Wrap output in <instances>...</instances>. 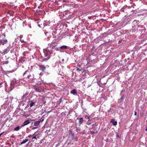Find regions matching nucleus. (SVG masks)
Masks as SVG:
<instances>
[{"mask_svg": "<svg viewBox=\"0 0 147 147\" xmlns=\"http://www.w3.org/2000/svg\"><path fill=\"white\" fill-rule=\"evenodd\" d=\"M57 45L55 41L53 40L50 45V47H47V49L43 50V52L44 54L45 58L43 59V61H46L50 58L49 55L53 53L50 50L51 47L53 49Z\"/></svg>", "mask_w": 147, "mask_h": 147, "instance_id": "nucleus-1", "label": "nucleus"}, {"mask_svg": "<svg viewBox=\"0 0 147 147\" xmlns=\"http://www.w3.org/2000/svg\"><path fill=\"white\" fill-rule=\"evenodd\" d=\"M23 76L25 78L30 80H32L34 79V76L33 74L30 73L28 70H26L23 74Z\"/></svg>", "mask_w": 147, "mask_h": 147, "instance_id": "nucleus-2", "label": "nucleus"}, {"mask_svg": "<svg viewBox=\"0 0 147 147\" xmlns=\"http://www.w3.org/2000/svg\"><path fill=\"white\" fill-rule=\"evenodd\" d=\"M18 81L16 80L15 79H13L11 81L10 83V88L11 90L13 89L14 88L17 86Z\"/></svg>", "mask_w": 147, "mask_h": 147, "instance_id": "nucleus-3", "label": "nucleus"}, {"mask_svg": "<svg viewBox=\"0 0 147 147\" xmlns=\"http://www.w3.org/2000/svg\"><path fill=\"white\" fill-rule=\"evenodd\" d=\"M12 47V46L9 45L8 47L4 49L1 52V54L4 55L7 53L9 51L10 49Z\"/></svg>", "mask_w": 147, "mask_h": 147, "instance_id": "nucleus-4", "label": "nucleus"}, {"mask_svg": "<svg viewBox=\"0 0 147 147\" xmlns=\"http://www.w3.org/2000/svg\"><path fill=\"white\" fill-rule=\"evenodd\" d=\"M124 93L123 90H122L120 92V95L121 96V98L118 100V102L120 103L123 100L124 98Z\"/></svg>", "mask_w": 147, "mask_h": 147, "instance_id": "nucleus-5", "label": "nucleus"}, {"mask_svg": "<svg viewBox=\"0 0 147 147\" xmlns=\"http://www.w3.org/2000/svg\"><path fill=\"white\" fill-rule=\"evenodd\" d=\"M7 42V40L6 39H1L0 40V46L1 45H3Z\"/></svg>", "mask_w": 147, "mask_h": 147, "instance_id": "nucleus-6", "label": "nucleus"}, {"mask_svg": "<svg viewBox=\"0 0 147 147\" xmlns=\"http://www.w3.org/2000/svg\"><path fill=\"white\" fill-rule=\"evenodd\" d=\"M38 66L39 67V69L43 71H45L46 69V67L44 65H38Z\"/></svg>", "mask_w": 147, "mask_h": 147, "instance_id": "nucleus-7", "label": "nucleus"}, {"mask_svg": "<svg viewBox=\"0 0 147 147\" xmlns=\"http://www.w3.org/2000/svg\"><path fill=\"white\" fill-rule=\"evenodd\" d=\"M30 123V122L29 121V120H26L24 122L23 124L22 125L21 127H23L28 124Z\"/></svg>", "mask_w": 147, "mask_h": 147, "instance_id": "nucleus-8", "label": "nucleus"}, {"mask_svg": "<svg viewBox=\"0 0 147 147\" xmlns=\"http://www.w3.org/2000/svg\"><path fill=\"white\" fill-rule=\"evenodd\" d=\"M36 84L38 85H41L42 84H43L45 85V84L44 83L43 80H41L40 81H38L37 82Z\"/></svg>", "mask_w": 147, "mask_h": 147, "instance_id": "nucleus-9", "label": "nucleus"}, {"mask_svg": "<svg viewBox=\"0 0 147 147\" xmlns=\"http://www.w3.org/2000/svg\"><path fill=\"white\" fill-rule=\"evenodd\" d=\"M110 122L112 123L114 125H117V122L115 121L114 119H111Z\"/></svg>", "mask_w": 147, "mask_h": 147, "instance_id": "nucleus-10", "label": "nucleus"}, {"mask_svg": "<svg viewBox=\"0 0 147 147\" xmlns=\"http://www.w3.org/2000/svg\"><path fill=\"white\" fill-rule=\"evenodd\" d=\"M70 92L71 93L73 94L74 95H76L77 94V90L75 89H74L73 90H71V91Z\"/></svg>", "mask_w": 147, "mask_h": 147, "instance_id": "nucleus-11", "label": "nucleus"}, {"mask_svg": "<svg viewBox=\"0 0 147 147\" xmlns=\"http://www.w3.org/2000/svg\"><path fill=\"white\" fill-rule=\"evenodd\" d=\"M79 119V123L80 125L83 122L84 120L83 118L81 117L78 119Z\"/></svg>", "mask_w": 147, "mask_h": 147, "instance_id": "nucleus-12", "label": "nucleus"}, {"mask_svg": "<svg viewBox=\"0 0 147 147\" xmlns=\"http://www.w3.org/2000/svg\"><path fill=\"white\" fill-rule=\"evenodd\" d=\"M30 107H32L34 105L35 103V102H33L32 100H31L30 101Z\"/></svg>", "mask_w": 147, "mask_h": 147, "instance_id": "nucleus-13", "label": "nucleus"}, {"mask_svg": "<svg viewBox=\"0 0 147 147\" xmlns=\"http://www.w3.org/2000/svg\"><path fill=\"white\" fill-rule=\"evenodd\" d=\"M50 23V21L49 20V21H46L44 23V26H46L47 25H49V24Z\"/></svg>", "mask_w": 147, "mask_h": 147, "instance_id": "nucleus-14", "label": "nucleus"}, {"mask_svg": "<svg viewBox=\"0 0 147 147\" xmlns=\"http://www.w3.org/2000/svg\"><path fill=\"white\" fill-rule=\"evenodd\" d=\"M67 48V47L65 45H63L60 48V49H65Z\"/></svg>", "mask_w": 147, "mask_h": 147, "instance_id": "nucleus-15", "label": "nucleus"}, {"mask_svg": "<svg viewBox=\"0 0 147 147\" xmlns=\"http://www.w3.org/2000/svg\"><path fill=\"white\" fill-rule=\"evenodd\" d=\"M39 124L40 121H38L34 122V126H37L39 125Z\"/></svg>", "mask_w": 147, "mask_h": 147, "instance_id": "nucleus-16", "label": "nucleus"}, {"mask_svg": "<svg viewBox=\"0 0 147 147\" xmlns=\"http://www.w3.org/2000/svg\"><path fill=\"white\" fill-rule=\"evenodd\" d=\"M28 141V140L27 139H25V140H23V141L21 142L20 144L21 145L22 144H23L27 142Z\"/></svg>", "mask_w": 147, "mask_h": 147, "instance_id": "nucleus-17", "label": "nucleus"}, {"mask_svg": "<svg viewBox=\"0 0 147 147\" xmlns=\"http://www.w3.org/2000/svg\"><path fill=\"white\" fill-rule=\"evenodd\" d=\"M20 128V127L19 126H18L14 128V130L15 131H18L19 130Z\"/></svg>", "mask_w": 147, "mask_h": 147, "instance_id": "nucleus-18", "label": "nucleus"}, {"mask_svg": "<svg viewBox=\"0 0 147 147\" xmlns=\"http://www.w3.org/2000/svg\"><path fill=\"white\" fill-rule=\"evenodd\" d=\"M73 139L75 141H77L78 140V138L77 136H76L73 138Z\"/></svg>", "mask_w": 147, "mask_h": 147, "instance_id": "nucleus-19", "label": "nucleus"}, {"mask_svg": "<svg viewBox=\"0 0 147 147\" xmlns=\"http://www.w3.org/2000/svg\"><path fill=\"white\" fill-rule=\"evenodd\" d=\"M36 91L38 92H40V91L39 89L37 87H35L34 89Z\"/></svg>", "mask_w": 147, "mask_h": 147, "instance_id": "nucleus-20", "label": "nucleus"}, {"mask_svg": "<svg viewBox=\"0 0 147 147\" xmlns=\"http://www.w3.org/2000/svg\"><path fill=\"white\" fill-rule=\"evenodd\" d=\"M9 63V61L8 60H6V61H4L3 63L5 64H7Z\"/></svg>", "mask_w": 147, "mask_h": 147, "instance_id": "nucleus-21", "label": "nucleus"}, {"mask_svg": "<svg viewBox=\"0 0 147 147\" xmlns=\"http://www.w3.org/2000/svg\"><path fill=\"white\" fill-rule=\"evenodd\" d=\"M44 121V119H39V120L38 121H40V122H42Z\"/></svg>", "mask_w": 147, "mask_h": 147, "instance_id": "nucleus-22", "label": "nucleus"}, {"mask_svg": "<svg viewBox=\"0 0 147 147\" xmlns=\"http://www.w3.org/2000/svg\"><path fill=\"white\" fill-rule=\"evenodd\" d=\"M28 95V94L27 93H26L24 95L22 96V97H23V98H25V95H26V96H27Z\"/></svg>", "mask_w": 147, "mask_h": 147, "instance_id": "nucleus-23", "label": "nucleus"}, {"mask_svg": "<svg viewBox=\"0 0 147 147\" xmlns=\"http://www.w3.org/2000/svg\"><path fill=\"white\" fill-rule=\"evenodd\" d=\"M38 128L37 127H32V130H34L35 129H37V128Z\"/></svg>", "mask_w": 147, "mask_h": 147, "instance_id": "nucleus-24", "label": "nucleus"}, {"mask_svg": "<svg viewBox=\"0 0 147 147\" xmlns=\"http://www.w3.org/2000/svg\"><path fill=\"white\" fill-rule=\"evenodd\" d=\"M20 42H21L22 43H23V42H24V40H22V39H20Z\"/></svg>", "mask_w": 147, "mask_h": 147, "instance_id": "nucleus-25", "label": "nucleus"}, {"mask_svg": "<svg viewBox=\"0 0 147 147\" xmlns=\"http://www.w3.org/2000/svg\"><path fill=\"white\" fill-rule=\"evenodd\" d=\"M91 132H92V134H95V133H97V131H95V132H94V131H91Z\"/></svg>", "mask_w": 147, "mask_h": 147, "instance_id": "nucleus-26", "label": "nucleus"}, {"mask_svg": "<svg viewBox=\"0 0 147 147\" xmlns=\"http://www.w3.org/2000/svg\"><path fill=\"white\" fill-rule=\"evenodd\" d=\"M36 136H33L32 137V139H36Z\"/></svg>", "mask_w": 147, "mask_h": 147, "instance_id": "nucleus-27", "label": "nucleus"}, {"mask_svg": "<svg viewBox=\"0 0 147 147\" xmlns=\"http://www.w3.org/2000/svg\"><path fill=\"white\" fill-rule=\"evenodd\" d=\"M76 130H78L79 131H80L81 130L80 128H77L76 129Z\"/></svg>", "mask_w": 147, "mask_h": 147, "instance_id": "nucleus-28", "label": "nucleus"}, {"mask_svg": "<svg viewBox=\"0 0 147 147\" xmlns=\"http://www.w3.org/2000/svg\"><path fill=\"white\" fill-rule=\"evenodd\" d=\"M23 37V35H20L19 36V37L21 38H22V37Z\"/></svg>", "mask_w": 147, "mask_h": 147, "instance_id": "nucleus-29", "label": "nucleus"}, {"mask_svg": "<svg viewBox=\"0 0 147 147\" xmlns=\"http://www.w3.org/2000/svg\"><path fill=\"white\" fill-rule=\"evenodd\" d=\"M32 136V135L30 134V135H29L28 136V137H29V138H31V137Z\"/></svg>", "mask_w": 147, "mask_h": 147, "instance_id": "nucleus-30", "label": "nucleus"}, {"mask_svg": "<svg viewBox=\"0 0 147 147\" xmlns=\"http://www.w3.org/2000/svg\"><path fill=\"white\" fill-rule=\"evenodd\" d=\"M26 53H24L23 54V55L24 56H26Z\"/></svg>", "mask_w": 147, "mask_h": 147, "instance_id": "nucleus-31", "label": "nucleus"}, {"mask_svg": "<svg viewBox=\"0 0 147 147\" xmlns=\"http://www.w3.org/2000/svg\"><path fill=\"white\" fill-rule=\"evenodd\" d=\"M62 99H61V98H60V100H60V102H62Z\"/></svg>", "mask_w": 147, "mask_h": 147, "instance_id": "nucleus-32", "label": "nucleus"}, {"mask_svg": "<svg viewBox=\"0 0 147 147\" xmlns=\"http://www.w3.org/2000/svg\"><path fill=\"white\" fill-rule=\"evenodd\" d=\"M43 74V73H42V72H41V73L40 74V76H42V75Z\"/></svg>", "mask_w": 147, "mask_h": 147, "instance_id": "nucleus-33", "label": "nucleus"}, {"mask_svg": "<svg viewBox=\"0 0 147 147\" xmlns=\"http://www.w3.org/2000/svg\"><path fill=\"white\" fill-rule=\"evenodd\" d=\"M134 115H137V112L136 111L135 112Z\"/></svg>", "mask_w": 147, "mask_h": 147, "instance_id": "nucleus-34", "label": "nucleus"}, {"mask_svg": "<svg viewBox=\"0 0 147 147\" xmlns=\"http://www.w3.org/2000/svg\"><path fill=\"white\" fill-rule=\"evenodd\" d=\"M3 133V132H2L0 134V137H1Z\"/></svg>", "mask_w": 147, "mask_h": 147, "instance_id": "nucleus-35", "label": "nucleus"}, {"mask_svg": "<svg viewBox=\"0 0 147 147\" xmlns=\"http://www.w3.org/2000/svg\"><path fill=\"white\" fill-rule=\"evenodd\" d=\"M3 83H0V87H1V85L3 84Z\"/></svg>", "mask_w": 147, "mask_h": 147, "instance_id": "nucleus-36", "label": "nucleus"}, {"mask_svg": "<svg viewBox=\"0 0 147 147\" xmlns=\"http://www.w3.org/2000/svg\"><path fill=\"white\" fill-rule=\"evenodd\" d=\"M63 61H64V59H63L62 60H61V61L62 62H63Z\"/></svg>", "mask_w": 147, "mask_h": 147, "instance_id": "nucleus-37", "label": "nucleus"}, {"mask_svg": "<svg viewBox=\"0 0 147 147\" xmlns=\"http://www.w3.org/2000/svg\"><path fill=\"white\" fill-rule=\"evenodd\" d=\"M54 66L56 67L57 66V65H54Z\"/></svg>", "mask_w": 147, "mask_h": 147, "instance_id": "nucleus-38", "label": "nucleus"}, {"mask_svg": "<svg viewBox=\"0 0 147 147\" xmlns=\"http://www.w3.org/2000/svg\"><path fill=\"white\" fill-rule=\"evenodd\" d=\"M146 131H147V127H146Z\"/></svg>", "mask_w": 147, "mask_h": 147, "instance_id": "nucleus-39", "label": "nucleus"}, {"mask_svg": "<svg viewBox=\"0 0 147 147\" xmlns=\"http://www.w3.org/2000/svg\"><path fill=\"white\" fill-rule=\"evenodd\" d=\"M1 52L2 51H0V53L1 54Z\"/></svg>", "mask_w": 147, "mask_h": 147, "instance_id": "nucleus-40", "label": "nucleus"}, {"mask_svg": "<svg viewBox=\"0 0 147 147\" xmlns=\"http://www.w3.org/2000/svg\"><path fill=\"white\" fill-rule=\"evenodd\" d=\"M29 27H30V28H31V26H29Z\"/></svg>", "mask_w": 147, "mask_h": 147, "instance_id": "nucleus-41", "label": "nucleus"}, {"mask_svg": "<svg viewBox=\"0 0 147 147\" xmlns=\"http://www.w3.org/2000/svg\"><path fill=\"white\" fill-rule=\"evenodd\" d=\"M31 67L32 68V66H31V67Z\"/></svg>", "mask_w": 147, "mask_h": 147, "instance_id": "nucleus-42", "label": "nucleus"}, {"mask_svg": "<svg viewBox=\"0 0 147 147\" xmlns=\"http://www.w3.org/2000/svg\"><path fill=\"white\" fill-rule=\"evenodd\" d=\"M34 134L33 135V136H34Z\"/></svg>", "mask_w": 147, "mask_h": 147, "instance_id": "nucleus-43", "label": "nucleus"}]
</instances>
